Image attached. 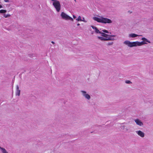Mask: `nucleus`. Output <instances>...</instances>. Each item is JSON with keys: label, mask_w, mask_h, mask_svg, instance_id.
I'll list each match as a JSON object with an SVG mask.
<instances>
[{"label": "nucleus", "mask_w": 153, "mask_h": 153, "mask_svg": "<svg viewBox=\"0 0 153 153\" xmlns=\"http://www.w3.org/2000/svg\"><path fill=\"white\" fill-rule=\"evenodd\" d=\"M123 43L124 44L130 47H136L137 46H140L147 44V43L144 41H142L141 42L138 41L130 42L128 40L125 41Z\"/></svg>", "instance_id": "obj_1"}, {"label": "nucleus", "mask_w": 153, "mask_h": 153, "mask_svg": "<svg viewBox=\"0 0 153 153\" xmlns=\"http://www.w3.org/2000/svg\"><path fill=\"white\" fill-rule=\"evenodd\" d=\"M53 2V5L56 9L57 12H59L61 9V4L60 2L57 0H51Z\"/></svg>", "instance_id": "obj_2"}, {"label": "nucleus", "mask_w": 153, "mask_h": 153, "mask_svg": "<svg viewBox=\"0 0 153 153\" xmlns=\"http://www.w3.org/2000/svg\"><path fill=\"white\" fill-rule=\"evenodd\" d=\"M60 16H61L62 18L63 19L66 20H70L72 21L74 20L72 18L67 15L64 12H62Z\"/></svg>", "instance_id": "obj_3"}, {"label": "nucleus", "mask_w": 153, "mask_h": 153, "mask_svg": "<svg viewBox=\"0 0 153 153\" xmlns=\"http://www.w3.org/2000/svg\"><path fill=\"white\" fill-rule=\"evenodd\" d=\"M82 95V96L85 97V98L88 100H89L91 98V97L90 95L87 93L86 91L84 90H81L80 91Z\"/></svg>", "instance_id": "obj_4"}, {"label": "nucleus", "mask_w": 153, "mask_h": 153, "mask_svg": "<svg viewBox=\"0 0 153 153\" xmlns=\"http://www.w3.org/2000/svg\"><path fill=\"white\" fill-rule=\"evenodd\" d=\"M97 38L99 39H100L101 41H108V40H111L113 41L115 40L113 38H111L110 37H109L107 38H105L102 37L100 36H98Z\"/></svg>", "instance_id": "obj_5"}, {"label": "nucleus", "mask_w": 153, "mask_h": 153, "mask_svg": "<svg viewBox=\"0 0 153 153\" xmlns=\"http://www.w3.org/2000/svg\"><path fill=\"white\" fill-rule=\"evenodd\" d=\"M112 22L111 20L108 18H105L102 17V23H111Z\"/></svg>", "instance_id": "obj_6"}, {"label": "nucleus", "mask_w": 153, "mask_h": 153, "mask_svg": "<svg viewBox=\"0 0 153 153\" xmlns=\"http://www.w3.org/2000/svg\"><path fill=\"white\" fill-rule=\"evenodd\" d=\"M134 121L136 123V124L140 126H143V123L139 119H136L134 120Z\"/></svg>", "instance_id": "obj_7"}, {"label": "nucleus", "mask_w": 153, "mask_h": 153, "mask_svg": "<svg viewBox=\"0 0 153 153\" xmlns=\"http://www.w3.org/2000/svg\"><path fill=\"white\" fill-rule=\"evenodd\" d=\"M102 17L101 16L100 18L97 17H95L93 18V19L97 21L98 22L102 23Z\"/></svg>", "instance_id": "obj_8"}, {"label": "nucleus", "mask_w": 153, "mask_h": 153, "mask_svg": "<svg viewBox=\"0 0 153 153\" xmlns=\"http://www.w3.org/2000/svg\"><path fill=\"white\" fill-rule=\"evenodd\" d=\"M102 17L101 16L100 18L97 17H95L93 18V19L97 21L98 22L102 23Z\"/></svg>", "instance_id": "obj_9"}, {"label": "nucleus", "mask_w": 153, "mask_h": 153, "mask_svg": "<svg viewBox=\"0 0 153 153\" xmlns=\"http://www.w3.org/2000/svg\"><path fill=\"white\" fill-rule=\"evenodd\" d=\"M137 134L142 137H143L145 136L144 133L140 130L137 131H136Z\"/></svg>", "instance_id": "obj_10"}, {"label": "nucleus", "mask_w": 153, "mask_h": 153, "mask_svg": "<svg viewBox=\"0 0 153 153\" xmlns=\"http://www.w3.org/2000/svg\"><path fill=\"white\" fill-rule=\"evenodd\" d=\"M91 27L93 29L95 30V32L96 33H101V32L98 30L96 27L93 25H91Z\"/></svg>", "instance_id": "obj_11"}, {"label": "nucleus", "mask_w": 153, "mask_h": 153, "mask_svg": "<svg viewBox=\"0 0 153 153\" xmlns=\"http://www.w3.org/2000/svg\"><path fill=\"white\" fill-rule=\"evenodd\" d=\"M20 90L19 89V87L18 85H16V96H19L20 95Z\"/></svg>", "instance_id": "obj_12"}, {"label": "nucleus", "mask_w": 153, "mask_h": 153, "mask_svg": "<svg viewBox=\"0 0 153 153\" xmlns=\"http://www.w3.org/2000/svg\"><path fill=\"white\" fill-rule=\"evenodd\" d=\"M128 36L129 37L134 38L138 36V35L135 33H131L129 34Z\"/></svg>", "instance_id": "obj_13"}, {"label": "nucleus", "mask_w": 153, "mask_h": 153, "mask_svg": "<svg viewBox=\"0 0 153 153\" xmlns=\"http://www.w3.org/2000/svg\"><path fill=\"white\" fill-rule=\"evenodd\" d=\"M101 34V36H103L104 37H105V38H109L108 36L109 35L107 34H106L104 33L101 32V33H100Z\"/></svg>", "instance_id": "obj_14"}, {"label": "nucleus", "mask_w": 153, "mask_h": 153, "mask_svg": "<svg viewBox=\"0 0 153 153\" xmlns=\"http://www.w3.org/2000/svg\"><path fill=\"white\" fill-rule=\"evenodd\" d=\"M0 149L1 150L2 153H8L6 150L4 148L0 146Z\"/></svg>", "instance_id": "obj_15"}, {"label": "nucleus", "mask_w": 153, "mask_h": 153, "mask_svg": "<svg viewBox=\"0 0 153 153\" xmlns=\"http://www.w3.org/2000/svg\"><path fill=\"white\" fill-rule=\"evenodd\" d=\"M76 20L77 21H83V20L82 19L81 17L80 16H79L78 18L76 19Z\"/></svg>", "instance_id": "obj_16"}, {"label": "nucleus", "mask_w": 153, "mask_h": 153, "mask_svg": "<svg viewBox=\"0 0 153 153\" xmlns=\"http://www.w3.org/2000/svg\"><path fill=\"white\" fill-rule=\"evenodd\" d=\"M7 12V10H0V13H5Z\"/></svg>", "instance_id": "obj_17"}, {"label": "nucleus", "mask_w": 153, "mask_h": 153, "mask_svg": "<svg viewBox=\"0 0 153 153\" xmlns=\"http://www.w3.org/2000/svg\"><path fill=\"white\" fill-rule=\"evenodd\" d=\"M10 14H4V16L5 18H8L10 16Z\"/></svg>", "instance_id": "obj_18"}, {"label": "nucleus", "mask_w": 153, "mask_h": 153, "mask_svg": "<svg viewBox=\"0 0 153 153\" xmlns=\"http://www.w3.org/2000/svg\"><path fill=\"white\" fill-rule=\"evenodd\" d=\"M113 44V42H108L107 44V46H110L112 45Z\"/></svg>", "instance_id": "obj_19"}, {"label": "nucleus", "mask_w": 153, "mask_h": 153, "mask_svg": "<svg viewBox=\"0 0 153 153\" xmlns=\"http://www.w3.org/2000/svg\"><path fill=\"white\" fill-rule=\"evenodd\" d=\"M126 126H124V125H121L120 126V128L121 129H122V130H124L125 128V127H126Z\"/></svg>", "instance_id": "obj_20"}, {"label": "nucleus", "mask_w": 153, "mask_h": 153, "mask_svg": "<svg viewBox=\"0 0 153 153\" xmlns=\"http://www.w3.org/2000/svg\"><path fill=\"white\" fill-rule=\"evenodd\" d=\"M125 83L127 84H130L132 83V82L130 80H126L125 82Z\"/></svg>", "instance_id": "obj_21"}, {"label": "nucleus", "mask_w": 153, "mask_h": 153, "mask_svg": "<svg viewBox=\"0 0 153 153\" xmlns=\"http://www.w3.org/2000/svg\"><path fill=\"white\" fill-rule=\"evenodd\" d=\"M144 42H148V43H150L151 42H150V41H149V40H148L147 39H146V38H145V40H144Z\"/></svg>", "instance_id": "obj_22"}, {"label": "nucleus", "mask_w": 153, "mask_h": 153, "mask_svg": "<svg viewBox=\"0 0 153 153\" xmlns=\"http://www.w3.org/2000/svg\"><path fill=\"white\" fill-rule=\"evenodd\" d=\"M102 31H103L104 32H105V33H108V30H102Z\"/></svg>", "instance_id": "obj_23"}, {"label": "nucleus", "mask_w": 153, "mask_h": 153, "mask_svg": "<svg viewBox=\"0 0 153 153\" xmlns=\"http://www.w3.org/2000/svg\"><path fill=\"white\" fill-rule=\"evenodd\" d=\"M108 36H109V37L112 38L111 37H114L115 36L114 35H109Z\"/></svg>", "instance_id": "obj_24"}, {"label": "nucleus", "mask_w": 153, "mask_h": 153, "mask_svg": "<svg viewBox=\"0 0 153 153\" xmlns=\"http://www.w3.org/2000/svg\"><path fill=\"white\" fill-rule=\"evenodd\" d=\"M145 38H145V37H143V38H142L141 39L142 40H143V41H144V40H145Z\"/></svg>", "instance_id": "obj_25"}, {"label": "nucleus", "mask_w": 153, "mask_h": 153, "mask_svg": "<svg viewBox=\"0 0 153 153\" xmlns=\"http://www.w3.org/2000/svg\"><path fill=\"white\" fill-rule=\"evenodd\" d=\"M5 2H9V1L8 0H4Z\"/></svg>", "instance_id": "obj_26"}, {"label": "nucleus", "mask_w": 153, "mask_h": 153, "mask_svg": "<svg viewBox=\"0 0 153 153\" xmlns=\"http://www.w3.org/2000/svg\"><path fill=\"white\" fill-rule=\"evenodd\" d=\"M125 129H126V131H128L129 130V129L128 128H125Z\"/></svg>", "instance_id": "obj_27"}, {"label": "nucleus", "mask_w": 153, "mask_h": 153, "mask_svg": "<svg viewBox=\"0 0 153 153\" xmlns=\"http://www.w3.org/2000/svg\"><path fill=\"white\" fill-rule=\"evenodd\" d=\"M73 17L74 19H75L76 18V17L75 16L73 15Z\"/></svg>", "instance_id": "obj_28"}, {"label": "nucleus", "mask_w": 153, "mask_h": 153, "mask_svg": "<svg viewBox=\"0 0 153 153\" xmlns=\"http://www.w3.org/2000/svg\"><path fill=\"white\" fill-rule=\"evenodd\" d=\"M51 42L53 44H55L54 42L53 41H51Z\"/></svg>", "instance_id": "obj_29"}, {"label": "nucleus", "mask_w": 153, "mask_h": 153, "mask_svg": "<svg viewBox=\"0 0 153 153\" xmlns=\"http://www.w3.org/2000/svg\"><path fill=\"white\" fill-rule=\"evenodd\" d=\"M2 7V6L0 4V8H1Z\"/></svg>", "instance_id": "obj_30"}, {"label": "nucleus", "mask_w": 153, "mask_h": 153, "mask_svg": "<svg viewBox=\"0 0 153 153\" xmlns=\"http://www.w3.org/2000/svg\"><path fill=\"white\" fill-rule=\"evenodd\" d=\"M80 25V24H79V23H78V24H77V26H79V25Z\"/></svg>", "instance_id": "obj_31"}, {"label": "nucleus", "mask_w": 153, "mask_h": 153, "mask_svg": "<svg viewBox=\"0 0 153 153\" xmlns=\"http://www.w3.org/2000/svg\"><path fill=\"white\" fill-rule=\"evenodd\" d=\"M83 18V19H82V20H83L84 22H85V20H84V18Z\"/></svg>", "instance_id": "obj_32"}, {"label": "nucleus", "mask_w": 153, "mask_h": 153, "mask_svg": "<svg viewBox=\"0 0 153 153\" xmlns=\"http://www.w3.org/2000/svg\"><path fill=\"white\" fill-rule=\"evenodd\" d=\"M124 123H121V124H124Z\"/></svg>", "instance_id": "obj_33"}, {"label": "nucleus", "mask_w": 153, "mask_h": 153, "mask_svg": "<svg viewBox=\"0 0 153 153\" xmlns=\"http://www.w3.org/2000/svg\"><path fill=\"white\" fill-rule=\"evenodd\" d=\"M75 2H76V0H74Z\"/></svg>", "instance_id": "obj_34"}]
</instances>
